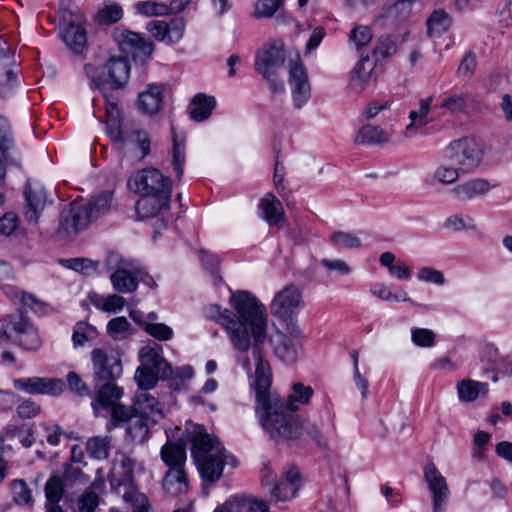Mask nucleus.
<instances>
[{
  "instance_id": "obj_1",
  "label": "nucleus",
  "mask_w": 512,
  "mask_h": 512,
  "mask_svg": "<svg viewBox=\"0 0 512 512\" xmlns=\"http://www.w3.org/2000/svg\"><path fill=\"white\" fill-rule=\"evenodd\" d=\"M266 339L252 340V356L255 360V379L252 387L255 390V414L260 426L271 439H295L301 432L296 419L284 413V401L272 397L269 389L272 372L269 362L264 358L263 345Z\"/></svg>"
},
{
  "instance_id": "obj_2",
  "label": "nucleus",
  "mask_w": 512,
  "mask_h": 512,
  "mask_svg": "<svg viewBox=\"0 0 512 512\" xmlns=\"http://www.w3.org/2000/svg\"><path fill=\"white\" fill-rule=\"evenodd\" d=\"M229 303L235 311L231 319V343L237 351L247 353L252 340L266 339V307L247 290L233 292Z\"/></svg>"
},
{
  "instance_id": "obj_3",
  "label": "nucleus",
  "mask_w": 512,
  "mask_h": 512,
  "mask_svg": "<svg viewBox=\"0 0 512 512\" xmlns=\"http://www.w3.org/2000/svg\"><path fill=\"white\" fill-rule=\"evenodd\" d=\"M158 405L157 398L148 393L135 395L131 405L113 402L107 410L110 419L106 423V430L125 427L126 441L144 444L151 437V426L157 423L154 414L158 412L162 415L161 409L157 408Z\"/></svg>"
},
{
  "instance_id": "obj_4",
  "label": "nucleus",
  "mask_w": 512,
  "mask_h": 512,
  "mask_svg": "<svg viewBox=\"0 0 512 512\" xmlns=\"http://www.w3.org/2000/svg\"><path fill=\"white\" fill-rule=\"evenodd\" d=\"M93 396L91 406L95 415L98 409L108 410L113 402L120 401L124 389L117 385L123 374L121 356L117 351L94 348L91 353Z\"/></svg>"
},
{
  "instance_id": "obj_5",
  "label": "nucleus",
  "mask_w": 512,
  "mask_h": 512,
  "mask_svg": "<svg viewBox=\"0 0 512 512\" xmlns=\"http://www.w3.org/2000/svg\"><path fill=\"white\" fill-rule=\"evenodd\" d=\"M130 62L122 56L110 57L102 65L87 63L84 72L90 80L92 90L119 91L123 90L130 78Z\"/></svg>"
},
{
  "instance_id": "obj_6",
  "label": "nucleus",
  "mask_w": 512,
  "mask_h": 512,
  "mask_svg": "<svg viewBox=\"0 0 512 512\" xmlns=\"http://www.w3.org/2000/svg\"><path fill=\"white\" fill-rule=\"evenodd\" d=\"M0 330L4 331L10 341L25 351L36 352L42 346L38 328L22 308L8 314L0 321Z\"/></svg>"
},
{
  "instance_id": "obj_7",
  "label": "nucleus",
  "mask_w": 512,
  "mask_h": 512,
  "mask_svg": "<svg viewBox=\"0 0 512 512\" xmlns=\"http://www.w3.org/2000/svg\"><path fill=\"white\" fill-rule=\"evenodd\" d=\"M445 157L463 173L475 171L484 157L483 145L475 138L463 137L452 141L445 149Z\"/></svg>"
},
{
  "instance_id": "obj_8",
  "label": "nucleus",
  "mask_w": 512,
  "mask_h": 512,
  "mask_svg": "<svg viewBox=\"0 0 512 512\" xmlns=\"http://www.w3.org/2000/svg\"><path fill=\"white\" fill-rule=\"evenodd\" d=\"M91 223L89 214L83 206V200H74L60 209L55 233L59 239L72 240L86 230Z\"/></svg>"
},
{
  "instance_id": "obj_9",
  "label": "nucleus",
  "mask_w": 512,
  "mask_h": 512,
  "mask_svg": "<svg viewBox=\"0 0 512 512\" xmlns=\"http://www.w3.org/2000/svg\"><path fill=\"white\" fill-rule=\"evenodd\" d=\"M60 13V25L64 26L60 33L62 40L74 53L81 54L87 48L84 15L77 7L64 8Z\"/></svg>"
},
{
  "instance_id": "obj_10",
  "label": "nucleus",
  "mask_w": 512,
  "mask_h": 512,
  "mask_svg": "<svg viewBox=\"0 0 512 512\" xmlns=\"http://www.w3.org/2000/svg\"><path fill=\"white\" fill-rule=\"evenodd\" d=\"M112 38L127 59L131 57L134 61L137 59L146 60L151 57L154 51L155 46L152 41L127 29L116 28L112 33Z\"/></svg>"
},
{
  "instance_id": "obj_11",
  "label": "nucleus",
  "mask_w": 512,
  "mask_h": 512,
  "mask_svg": "<svg viewBox=\"0 0 512 512\" xmlns=\"http://www.w3.org/2000/svg\"><path fill=\"white\" fill-rule=\"evenodd\" d=\"M128 187L137 194H160V191L172 194V181L157 168H145L129 178Z\"/></svg>"
},
{
  "instance_id": "obj_12",
  "label": "nucleus",
  "mask_w": 512,
  "mask_h": 512,
  "mask_svg": "<svg viewBox=\"0 0 512 512\" xmlns=\"http://www.w3.org/2000/svg\"><path fill=\"white\" fill-rule=\"evenodd\" d=\"M182 437L191 443V457L193 460L210 455L209 452L213 450L217 452V449L223 447L216 436L207 432L204 425L194 423L191 420L186 421L185 432Z\"/></svg>"
},
{
  "instance_id": "obj_13",
  "label": "nucleus",
  "mask_w": 512,
  "mask_h": 512,
  "mask_svg": "<svg viewBox=\"0 0 512 512\" xmlns=\"http://www.w3.org/2000/svg\"><path fill=\"white\" fill-rule=\"evenodd\" d=\"M13 387L30 395L58 396L64 392L66 383L59 378L33 376L14 379Z\"/></svg>"
},
{
  "instance_id": "obj_14",
  "label": "nucleus",
  "mask_w": 512,
  "mask_h": 512,
  "mask_svg": "<svg viewBox=\"0 0 512 512\" xmlns=\"http://www.w3.org/2000/svg\"><path fill=\"white\" fill-rule=\"evenodd\" d=\"M285 63V50L281 41H274L265 45L257 52L254 61V69L261 76L274 75Z\"/></svg>"
},
{
  "instance_id": "obj_15",
  "label": "nucleus",
  "mask_w": 512,
  "mask_h": 512,
  "mask_svg": "<svg viewBox=\"0 0 512 512\" xmlns=\"http://www.w3.org/2000/svg\"><path fill=\"white\" fill-rule=\"evenodd\" d=\"M301 304V292L296 285L291 284L275 295L270 309L279 320H290L296 318L297 309Z\"/></svg>"
},
{
  "instance_id": "obj_16",
  "label": "nucleus",
  "mask_w": 512,
  "mask_h": 512,
  "mask_svg": "<svg viewBox=\"0 0 512 512\" xmlns=\"http://www.w3.org/2000/svg\"><path fill=\"white\" fill-rule=\"evenodd\" d=\"M424 479L432 494L433 512H443L448 504L450 490L446 479L439 472L435 464L429 463L424 468Z\"/></svg>"
},
{
  "instance_id": "obj_17",
  "label": "nucleus",
  "mask_w": 512,
  "mask_h": 512,
  "mask_svg": "<svg viewBox=\"0 0 512 512\" xmlns=\"http://www.w3.org/2000/svg\"><path fill=\"white\" fill-rule=\"evenodd\" d=\"M167 89L168 85L165 83L148 84L146 89L138 95V109L150 117L158 115L163 109Z\"/></svg>"
},
{
  "instance_id": "obj_18",
  "label": "nucleus",
  "mask_w": 512,
  "mask_h": 512,
  "mask_svg": "<svg viewBox=\"0 0 512 512\" xmlns=\"http://www.w3.org/2000/svg\"><path fill=\"white\" fill-rule=\"evenodd\" d=\"M141 198L135 204L138 220L156 217L163 211H168L171 202L170 192L160 191V194H140Z\"/></svg>"
},
{
  "instance_id": "obj_19",
  "label": "nucleus",
  "mask_w": 512,
  "mask_h": 512,
  "mask_svg": "<svg viewBox=\"0 0 512 512\" xmlns=\"http://www.w3.org/2000/svg\"><path fill=\"white\" fill-rule=\"evenodd\" d=\"M226 459V450L221 447L214 455L210 454L194 460L203 483H215L222 477Z\"/></svg>"
},
{
  "instance_id": "obj_20",
  "label": "nucleus",
  "mask_w": 512,
  "mask_h": 512,
  "mask_svg": "<svg viewBox=\"0 0 512 512\" xmlns=\"http://www.w3.org/2000/svg\"><path fill=\"white\" fill-rule=\"evenodd\" d=\"M170 432L166 431L167 441L160 449V458L168 470L184 468L187 461V439L180 437L175 441L170 439Z\"/></svg>"
},
{
  "instance_id": "obj_21",
  "label": "nucleus",
  "mask_w": 512,
  "mask_h": 512,
  "mask_svg": "<svg viewBox=\"0 0 512 512\" xmlns=\"http://www.w3.org/2000/svg\"><path fill=\"white\" fill-rule=\"evenodd\" d=\"M162 346L155 344L154 347L144 346L139 350L138 358L141 366L160 372L161 380H168L174 373L172 365L163 357Z\"/></svg>"
},
{
  "instance_id": "obj_22",
  "label": "nucleus",
  "mask_w": 512,
  "mask_h": 512,
  "mask_svg": "<svg viewBox=\"0 0 512 512\" xmlns=\"http://www.w3.org/2000/svg\"><path fill=\"white\" fill-rule=\"evenodd\" d=\"M289 82L292 86L293 103L301 108L310 98V84L306 68L302 62L295 63L289 71Z\"/></svg>"
},
{
  "instance_id": "obj_23",
  "label": "nucleus",
  "mask_w": 512,
  "mask_h": 512,
  "mask_svg": "<svg viewBox=\"0 0 512 512\" xmlns=\"http://www.w3.org/2000/svg\"><path fill=\"white\" fill-rule=\"evenodd\" d=\"M23 194L26 201L25 219L29 224H37L46 205L47 193L43 187L33 188L27 183Z\"/></svg>"
},
{
  "instance_id": "obj_24",
  "label": "nucleus",
  "mask_w": 512,
  "mask_h": 512,
  "mask_svg": "<svg viewBox=\"0 0 512 512\" xmlns=\"http://www.w3.org/2000/svg\"><path fill=\"white\" fill-rule=\"evenodd\" d=\"M164 491L170 496L185 494L189 490V480L184 468L167 470L162 481Z\"/></svg>"
},
{
  "instance_id": "obj_25",
  "label": "nucleus",
  "mask_w": 512,
  "mask_h": 512,
  "mask_svg": "<svg viewBox=\"0 0 512 512\" xmlns=\"http://www.w3.org/2000/svg\"><path fill=\"white\" fill-rule=\"evenodd\" d=\"M113 196V191L103 190L92 195L86 202L83 201V206L89 214L91 222L98 220L110 211Z\"/></svg>"
},
{
  "instance_id": "obj_26",
  "label": "nucleus",
  "mask_w": 512,
  "mask_h": 512,
  "mask_svg": "<svg viewBox=\"0 0 512 512\" xmlns=\"http://www.w3.org/2000/svg\"><path fill=\"white\" fill-rule=\"evenodd\" d=\"M372 57L374 59V65L367 68L366 65L370 63V57L368 55L361 56L360 60L356 64L354 71L360 79L371 78L373 75L377 76L378 69H381V61L384 59V40L379 37L377 45L373 50Z\"/></svg>"
},
{
  "instance_id": "obj_27",
  "label": "nucleus",
  "mask_w": 512,
  "mask_h": 512,
  "mask_svg": "<svg viewBox=\"0 0 512 512\" xmlns=\"http://www.w3.org/2000/svg\"><path fill=\"white\" fill-rule=\"evenodd\" d=\"M292 417L298 421V423L301 427L300 434L295 439H287V438L281 437V438L273 439L274 441H276V442L287 441V442L295 444L299 448H305L306 445L302 441L301 437L304 433H306L315 442V444L317 445L318 448H320L322 450H327L329 448L328 441H327L326 437L322 434L321 430L319 429V427L317 425L309 423V422H307L306 424H303L300 421V419L298 418V416H292Z\"/></svg>"
},
{
  "instance_id": "obj_28",
  "label": "nucleus",
  "mask_w": 512,
  "mask_h": 512,
  "mask_svg": "<svg viewBox=\"0 0 512 512\" xmlns=\"http://www.w3.org/2000/svg\"><path fill=\"white\" fill-rule=\"evenodd\" d=\"M262 218L270 225L277 226L285 221L282 203L272 193H267L259 202Z\"/></svg>"
},
{
  "instance_id": "obj_29",
  "label": "nucleus",
  "mask_w": 512,
  "mask_h": 512,
  "mask_svg": "<svg viewBox=\"0 0 512 512\" xmlns=\"http://www.w3.org/2000/svg\"><path fill=\"white\" fill-rule=\"evenodd\" d=\"M14 138L8 119L0 115V154L13 167L21 169V160L11 154Z\"/></svg>"
},
{
  "instance_id": "obj_30",
  "label": "nucleus",
  "mask_w": 512,
  "mask_h": 512,
  "mask_svg": "<svg viewBox=\"0 0 512 512\" xmlns=\"http://www.w3.org/2000/svg\"><path fill=\"white\" fill-rule=\"evenodd\" d=\"M216 99L204 93L196 94L190 103V118L195 122L207 120L216 107Z\"/></svg>"
},
{
  "instance_id": "obj_31",
  "label": "nucleus",
  "mask_w": 512,
  "mask_h": 512,
  "mask_svg": "<svg viewBox=\"0 0 512 512\" xmlns=\"http://www.w3.org/2000/svg\"><path fill=\"white\" fill-rule=\"evenodd\" d=\"M292 391V394L288 396L287 402H284V413L295 416L293 413L299 410V404H308L314 394V390L311 386H305L302 383H294Z\"/></svg>"
},
{
  "instance_id": "obj_32",
  "label": "nucleus",
  "mask_w": 512,
  "mask_h": 512,
  "mask_svg": "<svg viewBox=\"0 0 512 512\" xmlns=\"http://www.w3.org/2000/svg\"><path fill=\"white\" fill-rule=\"evenodd\" d=\"M488 391L489 388L486 382L464 379L457 383L458 397L462 402H473L479 395L486 397Z\"/></svg>"
},
{
  "instance_id": "obj_33",
  "label": "nucleus",
  "mask_w": 512,
  "mask_h": 512,
  "mask_svg": "<svg viewBox=\"0 0 512 512\" xmlns=\"http://www.w3.org/2000/svg\"><path fill=\"white\" fill-rule=\"evenodd\" d=\"M110 281L114 290L119 293H132L139 285V279L133 272L120 267L110 275Z\"/></svg>"
},
{
  "instance_id": "obj_34",
  "label": "nucleus",
  "mask_w": 512,
  "mask_h": 512,
  "mask_svg": "<svg viewBox=\"0 0 512 512\" xmlns=\"http://www.w3.org/2000/svg\"><path fill=\"white\" fill-rule=\"evenodd\" d=\"M278 343L274 346L275 356L286 365L297 361L300 344H295L287 335L278 333Z\"/></svg>"
},
{
  "instance_id": "obj_35",
  "label": "nucleus",
  "mask_w": 512,
  "mask_h": 512,
  "mask_svg": "<svg viewBox=\"0 0 512 512\" xmlns=\"http://www.w3.org/2000/svg\"><path fill=\"white\" fill-rule=\"evenodd\" d=\"M172 142H173V148H172V166L176 173V178L179 181H181L183 174H184V165L186 161V155H185V135L178 134L175 131V128L172 127Z\"/></svg>"
},
{
  "instance_id": "obj_36",
  "label": "nucleus",
  "mask_w": 512,
  "mask_h": 512,
  "mask_svg": "<svg viewBox=\"0 0 512 512\" xmlns=\"http://www.w3.org/2000/svg\"><path fill=\"white\" fill-rule=\"evenodd\" d=\"M489 188L490 184L487 180L473 179L464 184L455 186L453 192L460 200H469L486 193Z\"/></svg>"
},
{
  "instance_id": "obj_37",
  "label": "nucleus",
  "mask_w": 512,
  "mask_h": 512,
  "mask_svg": "<svg viewBox=\"0 0 512 512\" xmlns=\"http://www.w3.org/2000/svg\"><path fill=\"white\" fill-rule=\"evenodd\" d=\"M431 103V96L425 99H421L419 110H413L410 112L409 118L411 120V123L406 126L407 136H413L419 128H423L427 125V115L430 111Z\"/></svg>"
},
{
  "instance_id": "obj_38",
  "label": "nucleus",
  "mask_w": 512,
  "mask_h": 512,
  "mask_svg": "<svg viewBox=\"0 0 512 512\" xmlns=\"http://www.w3.org/2000/svg\"><path fill=\"white\" fill-rule=\"evenodd\" d=\"M203 313L207 319L224 327L231 338V330L233 329L231 319L234 318V313L231 310L222 309L218 304H210L204 307Z\"/></svg>"
},
{
  "instance_id": "obj_39",
  "label": "nucleus",
  "mask_w": 512,
  "mask_h": 512,
  "mask_svg": "<svg viewBox=\"0 0 512 512\" xmlns=\"http://www.w3.org/2000/svg\"><path fill=\"white\" fill-rule=\"evenodd\" d=\"M18 86V71L9 67H0V98H8L15 92Z\"/></svg>"
},
{
  "instance_id": "obj_40",
  "label": "nucleus",
  "mask_w": 512,
  "mask_h": 512,
  "mask_svg": "<svg viewBox=\"0 0 512 512\" xmlns=\"http://www.w3.org/2000/svg\"><path fill=\"white\" fill-rule=\"evenodd\" d=\"M132 144L141 152V158L151 153V139L149 133L144 129H134L126 132L125 144Z\"/></svg>"
},
{
  "instance_id": "obj_41",
  "label": "nucleus",
  "mask_w": 512,
  "mask_h": 512,
  "mask_svg": "<svg viewBox=\"0 0 512 512\" xmlns=\"http://www.w3.org/2000/svg\"><path fill=\"white\" fill-rule=\"evenodd\" d=\"M134 379L138 387L143 391H148L156 387L160 378V372L148 367L139 366L135 371Z\"/></svg>"
},
{
  "instance_id": "obj_42",
  "label": "nucleus",
  "mask_w": 512,
  "mask_h": 512,
  "mask_svg": "<svg viewBox=\"0 0 512 512\" xmlns=\"http://www.w3.org/2000/svg\"><path fill=\"white\" fill-rule=\"evenodd\" d=\"M66 483L58 475L51 476L45 484V504H59L65 492Z\"/></svg>"
},
{
  "instance_id": "obj_43",
  "label": "nucleus",
  "mask_w": 512,
  "mask_h": 512,
  "mask_svg": "<svg viewBox=\"0 0 512 512\" xmlns=\"http://www.w3.org/2000/svg\"><path fill=\"white\" fill-rule=\"evenodd\" d=\"M384 139V131L381 126L371 124L363 125L355 138L356 144L374 145L379 144Z\"/></svg>"
},
{
  "instance_id": "obj_44",
  "label": "nucleus",
  "mask_w": 512,
  "mask_h": 512,
  "mask_svg": "<svg viewBox=\"0 0 512 512\" xmlns=\"http://www.w3.org/2000/svg\"><path fill=\"white\" fill-rule=\"evenodd\" d=\"M123 17V9L117 3H105L96 15V21L100 25H111L120 21Z\"/></svg>"
},
{
  "instance_id": "obj_45",
  "label": "nucleus",
  "mask_w": 512,
  "mask_h": 512,
  "mask_svg": "<svg viewBox=\"0 0 512 512\" xmlns=\"http://www.w3.org/2000/svg\"><path fill=\"white\" fill-rule=\"evenodd\" d=\"M138 14L146 17L166 16L168 13V5L155 0L139 1L135 5Z\"/></svg>"
},
{
  "instance_id": "obj_46",
  "label": "nucleus",
  "mask_w": 512,
  "mask_h": 512,
  "mask_svg": "<svg viewBox=\"0 0 512 512\" xmlns=\"http://www.w3.org/2000/svg\"><path fill=\"white\" fill-rule=\"evenodd\" d=\"M469 95L467 93L451 94L440 105L442 109H446L451 115L464 113L467 109Z\"/></svg>"
},
{
  "instance_id": "obj_47",
  "label": "nucleus",
  "mask_w": 512,
  "mask_h": 512,
  "mask_svg": "<svg viewBox=\"0 0 512 512\" xmlns=\"http://www.w3.org/2000/svg\"><path fill=\"white\" fill-rule=\"evenodd\" d=\"M21 304L24 307L31 309L38 316H47L55 311L50 304L37 299L31 293L24 292L22 294Z\"/></svg>"
},
{
  "instance_id": "obj_48",
  "label": "nucleus",
  "mask_w": 512,
  "mask_h": 512,
  "mask_svg": "<svg viewBox=\"0 0 512 512\" xmlns=\"http://www.w3.org/2000/svg\"><path fill=\"white\" fill-rule=\"evenodd\" d=\"M386 269L388 273L401 281H407L411 278L412 274L408 267L401 261H396L393 253L386 251Z\"/></svg>"
},
{
  "instance_id": "obj_49",
  "label": "nucleus",
  "mask_w": 512,
  "mask_h": 512,
  "mask_svg": "<svg viewBox=\"0 0 512 512\" xmlns=\"http://www.w3.org/2000/svg\"><path fill=\"white\" fill-rule=\"evenodd\" d=\"M61 263L65 267L84 275H90L91 273L96 272L99 265L98 261H93L88 258H69L62 260Z\"/></svg>"
},
{
  "instance_id": "obj_50",
  "label": "nucleus",
  "mask_w": 512,
  "mask_h": 512,
  "mask_svg": "<svg viewBox=\"0 0 512 512\" xmlns=\"http://www.w3.org/2000/svg\"><path fill=\"white\" fill-rule=\"evenodd\" d=\"M109 441L106 438L92 437L86 443L88 454L95 459H106L109 456Z\"/></svg>"
},
{
  "instance_id": "obj_51",
  "label": "nucleus",
  "mask_w": 512,
  "mask_h": 512,
  "mask_svg": "<svg viewBox=\"0 0 512 512\" xmlns=\"http://www.w3.org/2000/svg\"><path fill=\"white\" fill-rule=\"evenodd\" d=\"M330 242L336 247H343L346 249L359 248L362 245L359 237L352 233L343 231L333 232L330 235Z\"/></svg>"
},
{
  "instance_id": "obj_52",
  "label": "nucleus",
  "mask_w": 512,
  "mask_h": 512,
  "mask_svg": "<svg viewBox=\"0 0 512 512\" xmlns=\"http://www.w3.org/2000/svg\"><path fill=\"white\" fill-rule=\"evenodd\" d=\"M199 254L203 267L211 274L215 282H222L223 279L219 274L220 259L218 255L206 250H201Z\"/></svg>"
},
{
  "instance_id": "obj_53",
  "label": "nucleus",
  "mask_w": 512,
  "mask_h": 512,
  "mask_svg": "<svg viewBox=\"0 0 512 512\" xmlns=\"http://www.w3.org/2000/svg\"><path fill=\"white\" fill-rule=\"evenodd\" d=\"M11 491L16 504L24 505L32 501L31 489L22 479H15L11 482Z\"/></svg>"
},
{
  "instance_id": "obj_54",
  "label": "nucleus",
  "mask_w": 512,
  "mask_h": 512,
  "mask_svg": "<svg viewBox=\"0 0 512 512\" xmlns=\"http://www.w3.org/2000/svg\"><path fill=\"white\" fill-rule=\"evenodd\" d=\"M131 327L130 322L124 317L119 316L111 319L107 324V334L113 339H125L128 335L124 333L128 332Z\"/></svg>"
},
{
  "instance_id": "obj_55",
  "label": "nucleus",
  "mask_w": 512,
  "mask_h": 512,
  "mask_svg": "<svg viewBox=\"0 0 512 512\" xmlns=\"http://www.w3.org/2000/svg\"><path fill=\"white\" fill-rule=\"evenodd\" d=\"M96 328L85 322L78 321L73 327L72 342L75 348L82 347L89 340V334L94 333Z\"/></svg>"
},
{
  "instance_id": "obj_56",
  "label": "nucleus",
  "mask_w": 512,
  "mask_h": 512,
  "mask_svg": "<svg viewBox=\"0 0 512 512\" xmlns=\"http://www.w3.org/2000/svg\"><path fill=\"white\" fill-rule=\"evenodd\" d=\"M372 37L373 35L370 27L357 25L351 30L349 34V41L355 45L358 51H360L370 43Z\"/></svg>"
},
{
  "instance_id": "obj_57",
  "label": "nucleus",
  "mask_w": 512,
  "mask_h": 512,
  "mask_svg": "<svg viewBox=\"0 0 512 512\" xmlns=\"http://www.w3.org/2000/svg\"><path fill=\"white\" fill-rule=\"evenodd\" d=\"M284 0H262L255 4L253 16L256 19L271 18L283 5Z\"/></svg>"
},
{
  "instance_id": "obj_58",
  "label": "nucleus",
  "mask_w": 512,
  "mask_h": 512,
  "mask_svg": "<svg viewBox=\"0 0 512 512\" xmlns=\"http://www.w3.org/2000/svg\"><path fill=\"white\" fill-rule=\"evenodd\" d=\"M427 24L429 33L433 30H437L438 33H441L449 29L451 25V18L443 10L434 11L428 18Z\"/></svg>"
},
{
  "instance_id": "obj_59",
  "label": "nucleus",
  "mask_w": 512,
  "mask_h": 512,
  "mask_svg": "<svg viewBox=\"0 0 512 512\" xmlns=\"http://www.w3.org/2000/svg\"><path fill=\"white\" fill-rule=\"evenodd\" d=\"M106 133L110 140L115 144L125 145L126 132L121 129L120 118L106 119Z\"/></svg>"
},
{
  "instance_id": "obj_60",
  "label": "nucleus",
  "mask_w": 512,
  "mask_h": 512,
  "mask_svg": "<svg viewBox=\"0 0 512 512\" xmlns=\"http://www.w3.org/2000/svg\"><path fill=\"white\" fill-rule=\"evenodd\" d=\"M435 333L426 328H412L411 339L418 347H432L435 344Z\"/></svg>"
},
{
  "instance_id": "obj_61",
  "label": "nucleus",
  "mask_w": 512,
  "mask_h": 512,
  "mask_svg": "<svg viewBox=\"0 0 512 512\" xmlns=\"http://www.w3.org/2000/svg\"><path fill=\"white\" fill-rule=\"evenodd\" d=\"M144 331L158 341H168L173 337V330L164 323H149L144 325Z\"/></svg>"
},
{
  "instance_id": "obj_62",
  "label": "nucleus",
  "mask_w": 512,
  "mask_h": 512,
  "mask_svg": "<svg viewBox=\"0 0 512 512\" xmlns=\"http://www.w3.org/2000/svg\"><path fill=\"white\" fill-rule=\"evenodd\" d=\"M412 11V0H398L388 10V15L393 17L397 22L406 21Z\"/></svg>"
},
{
  "instance_id": "obj_63",
  "label": "nucleus",
  "mask_w": 512,
  "mask_h": 512,
  "mask_svg": "<svg viewBox=\"0 0 512 512\" xmlns=\"http://www.w3.org/2000/svg\"><path fill=\"white\" fill-rule=\"evenodd\" d=\"M100 503V497L94 491L84 492L77 500L79 512H94Z\"/></svg>"
},
{
  "instance_id": "obj_64",
  "label": "nucleus",
  "mask_w": 512,
  "mask_h": 512,
  "mask_svg": "<svg viewBox=\"0 0 512 512\" xmlns=\"http://www.w3.org/2000/svg\"><path fill=\"white\" fill-rule=\"evenodd\" d=\"M17 415L26 420L36 417L41 412V406L31 398L25 399L17 406Z\"/></svg>"
}]
</instances>
